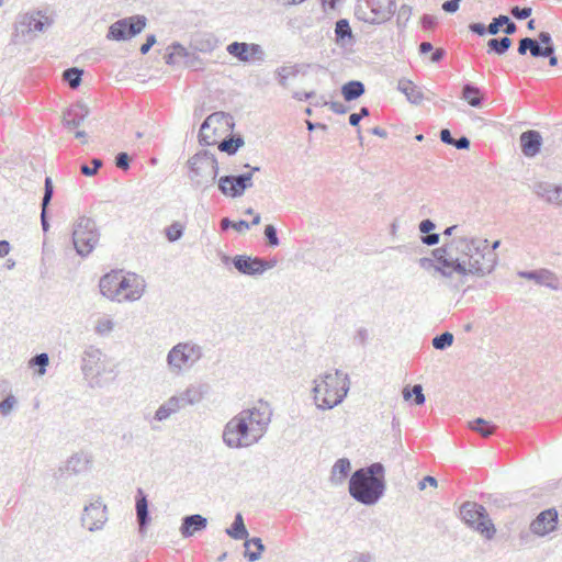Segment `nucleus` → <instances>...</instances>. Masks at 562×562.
I'll use <instances>...</instances> for the list:
<instances>
[{"instance_id":"1","label":"nucleus","mask_w":562,"mask_h":562,"mask_svg":"<svg viewBox=\"0 0 562 562\" xmlns=\"http://www.w3.org/2000/svg\"><path fill=\"white\" fill-rule=\"evenodd\" d=\"M450 247L462 256L460 263L464 266V271L457 272L462 277H485L494 271L498 262L497 254L488 250L487 239L459 237L451 240Z\"/></svg>"},{"instance_id":"2","label":"nucleus","mask_w":562,"mask_h":562,"mask_svg":"<svg viewBox=\"0 0 562 562\" xmlns=\"http://www.w3.org/2000/svg\"><path fill=\"white\" fill-rule=\"evenodd\" d=\"M385 469L381 462L356 470L350 479V496L366 506H373L383 497L386 488Z\"/></svg>"},{"instance_id":"3","label":"nucleus","mask_w":562,"mask_h":562,"mask_svg":"<svg viewBox=\"0 0 562 562\" xmlns=\"http://www.w3.org/2000/svg\"><path fill=\"white\" fill-rule=\"evenodd\" d=\"M313 398L316 407L322 411L338 406L350 390L349 374L336 369L334 372L319 374L313 381Z\"/></svg>"},{"instance_id":"4","label":"nucleus","mask_w":562,"mask_h":562,"mask_svg":"<svg viewBox=\"0 0 562 562\" xmlns=\"http://www.w3.org/2000/svg\"><path fill=\"white\" fill-rule=\"evenodd\" d=\"M188 166L189 178L194 188L206 190L216 181L220 168L215 155L211 151L200 150L188 160Z\"/></svg>"},{"instance_id":"5","label":"nucleus","mask_w":562,"mask_h":562,"mask_svg":"<svg viewBox=\"0 0 562 562\" xmlns=\"http://www.w3.org/2000/svg\"><path fill=\"white\" fill-rule=\"evenodd\" d=\"M222 440L231 449H241L258 443L261 437L247 423L244 414L239 412L225 424Z\"/></svg>"},{"instance_id":"6","label":"nucleus","mask_w":562,"mask_h":562,"mask_svg":"<svg viewBox=\"0 0 562 562\" xmlns=\"http://www.w3.org/2000/svg\"><path fill=\"white\" fill-rule=\"evenodd\" d=\"M203 358V348L194 341L176 344L167 355V366L175 375L192 369Z\"/></svg>"},{"instance_id":"7","label":"nucleus","mask_w":562,"mask_h":562,"mask_svg":"<svg viewBox=\"0 0 562 562\" xmlns=\"http://www.w3.org/2000/svg\"><path fill=\"white\" fill-rule=\"evenodd\" d=\"M71 239L74 248L80 257L89 256L100 239V231L95 221L80 216L72 225Z\"/></svg>"},{"instance_id":"8","label":"nucleus","mask_w":562,"mask_h":562,"mask_svg":"<svg viewBox=\"0 0 562 562\" xmlns=\"http://www.w3.org/2000/svg\"><path fill=\"white\" fill-rule=\"evenodd\" d=\"M53 24V19L41 10L21 13L14 22L13 36L15 42H27L33 38V33L45 32Z\"/></svg>"},{"instance_id":"9","label":"nucleus","mask_w":562,"mask_h":562,"mask_svg":"<svg viewBox=\"0 0 562 562\" xmlns=\"http://www.w3.org/2000/svg\"><path fill=\"white\" fill-rule=\"evenodd\" d=\"M461 519L471 528L480 532L486 539L495 535V527L483 505L474 502H465L460 507Z\"/></svg>"},{"instance_id":"10","label":"nucleus","mask_w":562,"mask_h":562,"mask_svg":"<svg viewBox=\"0 0 562 562\" xmlns=\"http://www.w3.org/2000/svg\"><path fill=\"white\" fill-rule=\"evenodd\" d=\"M147 24V18L136 14L120 19L109 26L106 38L110 41H128L143 32Z\"/></svg>"},{"instance_id":"11","label":"nucleus","mask_w":562,"mask_h":562,"mask_svg":"<svg viewBox=\"0 0 562 562\" xmlns=\"http://www.w3.org/2000/svg\"><path fill=\"white\" fill-rule=\"evenodd\" d=\"M102 352L94 346H89L85 349L81 358V371L88 385L92 389L102 387L103 384L100 379L102 369L101 363Z\"/></svg>"},{"instance_id":"12","label":"nucleus","mask_w":562,"mask_h":562,"mask_svg":"<svg viewBox=\"0 0 562 562\" xmlns=\"http://www.w3.org/2000/svg\"><path fill=\"white\" fill-rule=\"evenodd\" d=\"M240 412L246 417L247 423L254 427L258 436L262 438L272 420L273 409L271 405L267 401L259 400L255 406Z\"/></svg>"},{"instance_id":"13","label":"nucleus","mask_w":562,"mask_h":562,"mask_svg":"<svg viewBox=\"0 0 562 562\" xmlns=\"http://www.w3.org/2000/svg\"><path fill=\"white\" fill-rule=\"evenodd\" d=\"M108 521V507L98 497L83 507L80 524L91 532L101 530Z\"/></svg>"},{"instance_id":"14","label":"nucleus","mask_w":562,"mask_h":562,"mask_svg":"<svg viewBox=\"0 0 562 562\" xmlns=\"http://www.w3.org/2000/svg\"><path fill=\"white\" fill-rule=\"evenodd\" d=\"M254 186L252 173L245 172L237 176H222L217 180V187L222 194L228 198H239Z\"/></svg>"},{"instance_id":"15","label":"nucleus","mask_w":562,"mask_h":562,"mask_svg":"<svg viewBox=\"0 0 562 562\" xmlns=\"http://www.w3.org/2000/svg\"><path fill=\"white\" fill-rule=\"evenodd\" d=\"M367 7L370 9L369 14H364L361 19L370 24H381L389 21L395 13V0H366Z\"/></svg>"},{"instance_id":"16","label":"nucleus","mask_w":562,"mask_h":562,"mask_svg":"<svg viewBox=\"0 0 562 562\" xmlns=\"http://www.w3.org/2000/svg\"><path fill=\"white\" fill-rule=\"evenodd\" d=\"M226 52L243 63L263 61L266 58L265 50L256 43L233 42L226 46Z\"/></svg>"},{"instance_id":"17","label":"nucleus","mask_w":562,"mask_h":562,"mask_svg":"<svg viewBox=\"0 0 562 562\" xmlns=\"http://www.w3.org/2000/svg\"><path fill=\"white\" fill-rule=\"evenodd\" d=\"M451 249H454V247H450L449 244L432 250V256L438 263L435 266V270L445 278L451 277V271H447L446 268H451L456 273L464 271V266L460 263V258L453 257L450 252Z\"/></svg>"},{"instance_id":"18","label":"nucleus","mask_w":562,"mask_h":562,"mask_svg":"<svg viewBox=\"0 0 562 562\" xmlns=\"http://www.w3.org/2000/svg\"><path fill=\"white\" fill-rule=\"evenodd\" d=\"M145 290V280L135 273L121 274L119 293L120 302L137 301Z\"/></svg>"},{"instance_id":"19","label":"nucleus","mask_w":562,"mask_h":562,"mask_svg":"<svg viewBox=\"0 0 562 562\" xmlns=\"http://www.w3.org/2000/svg\"><path fill=\"white\" fill-rule=\"evenodd\" d=\"M558 512L549 508L541 512L530 524V531L537 536L543 537L557 528Z\"/></svg>"},{"instance_id":"20","label":"nucleus","mask_w":562,"mask_h":562,"mask_svg":"<svg viewBox=\"0 0 562 562\" xmlns=\"http://www.w3.org/2000/svg\"><path fill=\"white\" fill-rule=\"evenodd\" d=\"M232 265L241 274L257 277L261 276V258L247 255H236L232 259Z\"/></svg>"},{"instance_id":"21","label":"nucleus","mask_w":562,"mask_h":562,"mask_svg":"<svg viewBox=\"0 0 562 562\" xmlns=\"http://www.w3.org/2000/svg\"><path fill=\"white\" fill-rule=\"evenodd\" d=\"M533 192L546 202L562 207V186L550 182H537L533 186Z\"/></svg>"},{"instance_id":"22","label":"nucleus","mask_w":562,"mask_h":562,"mask_svg":"<svg viewBox=\"0 0 562 562\" xmlns=\"http://www.w3.org/2000/svg\"><path fill=\"white\" fill-rule=\"evenodd\" d=\"M135 512L136 520L138 524V531L140 535L146 533L147 528L150 524V515L148 510L147 495L142 488H138L135 496Z\"/></svg>"},{"instance_id":"23","label":"nucleus","mask_w":562,"mask_h":562,"mask_svg":"<svg viewBox=\"0 0 562 562\" xmlns=\"http://www.w3.org/2000/svg\"><path fill=\"white\" fill-rule=\"evenodd\" d=\"M121 274V270H113L101 277L99 281V288L102 295L106 296L112 301L120 302L119 285Z\"/></svg>"},{"instance_id":"24","label":"nucleus","mask_w":562,"mask_h":562,"mask_svg":"<svg viewBox=\"0 0 562 562\" xmlns=\"http://www.w3.org/2000/svg\"><path fill=\"white\" fill-rule=\"evenodd\" d=\"M518 276L535 281L537 284L544 285L552 290H559L560 283L559 279L554 272L548 269H538L531 271H519Z\"/></svg>"},{"instance_id":"25","label":"nucleus","mask_w":562,"mask_h":562,"mask_svg":"<svg viewBox=\"0 0 562 562\" xmlns=\"http://www.w3.org/2000/svg\"><path fill=\"white\" fill-rule=\"evenodd\" d=\"M210 386L206 383L190 384L183 392L177 397L183 407L187 405H195L200 403L204 396L209 393Z\"/></svg>"},{"instance_id":"26","label":"nucleus","mask_w":562,"mask_h":562,"mask_svg":"<svg viewBox=\"0 0 562 562\" xmlns=\"http://www.w3.org/2000/svg\"><path fill=\"white\" fill-rule=\"evenodd\" d=\"M542 137L539 132L530 130L520 135L521 151L527 157H535L541 148Z\"/></svg>"},{"instance_id":"27","label":"nucleus","mask_w":562,"mask_h":562,"mask_svg":"<svg viewBox=\"0 0 562 562\" xmlns=\"http://www.w3.org/2000/svg\"><path fill=\"white\" fill-rule=\"evenodd\" d=\"M88 114V108L83 103L76 102L64 113V125L66 127H78Z\"/></svg>"},{"instance_id":"28","label":"nucleus","mask_w":562,"mask_h":562,"mask_svg":"<svg viewBox=\"0 0 562 562\" xmlns=\"http://www.w3.org/2000/svg\"><path fill=\"white\" fill-rule=\"evenodd\" d=\"M207 519L199 514L189 515L182 518L180 532L183 538L192 537L194 532L205 529Z\"/></svg>"},{"instance_id":"29","label":"nucleus","mask_w":562,"mask_h":562,"mask_svg":"<svg viewBox=\"0 0 562 562\" xmlns=\"http://www.w3.org/2000/svg\"><path fill=\"white\" fill-rule=\"evenodd\" d=\"M91 457L83 452L72 454L65 464V472L69 475H76L87 472L90 469Z\"/></svg>"},{"instance_id":"30","label":"nucleus","mask_w":562,"mask_h":562,"mask_svg":"<svg viewBox=\"0 0 562 562\" xmlns=\"http://www.w3.org/2000/svg\"><path fill=\"white\" fill-rule=\"evenodd\" d=\"M224 117V113L222 112H215L211 115H209L203 123L201 124L200 131H199V143L202 146H209L214 143L213 139V132L210 133L211 125L213 123H218L221 119Z\"/></svg>"},{"instance_id":"31","label":"nucleus","mask_w":562,"mask_h":562,"mask_svg":"<svg viewBox=\"0 0 562 562\" xmlns=\"http://www.w3.org/2000/svg\"><path fill=\"white\" fill-rule=\"evenodd\" d=\"M397 89L402 93H404L407 100L413 104H419L424 100V93L422 89L418 86H416L412 80H398Z\"/></svg>"},{"instance_id":"32","label":"nucleus","mask_w":562,"mask_h":562,"mask_svg":"<svg viewBox=\"0 0 562 562\" xmlns=\"http://www.w3.org/2000/svg\"><path fill=\"white\" fill-rule=\"evenodd\" d=\"M182 408L177 395L169 397L164 402L158 409L155 412L154 419L157 422H164L168 419L172 414L179 412Z\"/></svg>"},{"instance_id":"33","label":"nucleus","mask_w":562,"mask_h":562,"mask_svg":"<svg viewBox=\"0 0 562 562\" xmlns=\"http://www.w3.org/2000/svg\"><path fill=\"white\" fill-rule=\"evenodd\" d=\"M335 42L339 46L351 45L353 42L352 31L348 20L340 19L335 25Z\"/></svg>"},{"instance_id":"34","label":"nucleus","mask_w":562,"mask_h":562,"mask_svg":"<svg viewBox=\"0 0 562 562\" xmlns=\"http://www.w3.org/2000/svg\"><path fill=\"white\" fill-rule=\"evenodd\" d=\"M350 470L351 463L349 459H338L331 468L330 482L335 485L341 484L345 481V479L349 475Z\"/></svg>"},{"instance_id":"35","label":"nucleus","mask_w":562,"mask_h":562,"mask_svg":"<svg viewBox=\"0 0 562 562\" xmlns=\"http://www.w3.org/2000/svg\"><path fill=\"white\" fill-rule=\"evenodd\" d=\"M244 547V557L249 562L258 561L261 558L262 552L265 551V544L262 543V540L258 537H254L250 539L246 538Z\"/></svg>"},{"instance_id":"36","label":"nucleus","mask_w":562,"mask_h":562,"mask_svg":"<svg viewBox=\"0 0 562 562\" xmlns=\"http://www.w3.org/2000/svg\"><path fill=\"white\" fill-rule=\"evenodd\" d=\"M462 99H464L473 108H480L484 100L480 88L471 82L463 85Z\"/></svg>"},{"instance_id":"37","label":"nucleus","mask_w":562,"mask_h":562,"mask_svg":"<svg viewBox=\"0 0 562 562\" xmlns=\"http://www.w3.org/2000/svg\"><path fill=\"white\" fill-rule=\"evenodd\" d=\"M366 92V87L361 81L351 80L341 87V94L346 101H353Z\"/></svg>"},{"instance_id":"38","label":"nucleus","mask_w":562,"mask_h":562,"mask_svg":"<svg viewBox=\"0 0 562 562\" xmlns=\"http://www.w3.org/2000/svg\"><path fill=\"white\" fill-rule=\"evenodd\" d=\"M225 532L235 540H245L248 538V530L244 524V518L240 513H237L235 519Z\"/></svg>"},{"instance_id":"39","label":"nucleus","mask_w":562,"mask_h":562,"mask_svg":"<svg viewBox=\"0 0 562 562\" xmlns=\"http://www.w3.org/2000/svg\"><path fill=\"white\" fill-rule=\"evenodd\" d=\"M216 46H217V40L211 34H205V35L195 37L193 41L194 49L199 50L201 53H211L216 48Z\"/></svg>"},{"instance_id":"40","label":"nucleus","mask_w":562,"mask_h":562,"mask_svg":"<svg viewBox=\"0 0 562 562\" xmlns=\"http://www.w3.org/2000/svg\"><path fill=\"white\" fill-rule=\"evenodd\" d=\"M512 43L508 36L491 38L487 42V53L504 55L512 46Z\"/></svg>"},{"instance_id":"41","label":"nucleus","mask_w":562,"mask_h":562,"mask_svg":"<svg viewBox=\"0 0 562 562\" xmlns=\"http://www.w3.org/2000/svg\"><path fill=\"white\" fill-rule=\"evenodd\" d=\"M244 145V139L241 136H232L223 139L218 144V149L228 155H234L237 150Z\"/></svg>"},{"instance_id":"42","label":"nucleus","mask_w":562,"mask_h":562,"mask_svg":"<svg viewBox=\"0 0 562 562\" xmlns=\"http://www.w3.org/2000/svg\"><path fill=\"white\" fill-rule=\"evenodd\" d=\"M470 429L480 434L484 438H488L494 434L496 426L483 418H476L470 423Z\"/></svg>"},{"instance_id":"43","label":"nucleus","mask_w":562,"mask_h":562,"mask_svg":"<svg viewBox=\"0 0 562 562\" xmlns=\"http://www.w3.org/2000/svg\"><path fill=\"white\" fill-rule=\"evenodd\" d=\"M299 71L300 70L296 65L282 66V67L277 68L276 75H277V80H278L279 85L282 86L283 88L288 87V79L290 77H296Z\"/></svg>"},{"instance_id":"44","label":"nucleus","mask_w":562,"mask_h":562,"mask_svg":"<svg viewBox=\"0 0 562 562\" xmlns=\"http://www.w3.org/2000/svg\"><path fill=\"white\" fill-rule=\"evenodd\" d=\"M82 74V70L79 68H68L63 72V79L70 86V88L76 89L81 83Z\"/></svg>"},{"instance_id":"45","label":"nucleus","mask_w":562,"mask_h":562,"mask_svg":"<svg viewBox=\"0 0 562 562\" xmlns=\"http://www.w3.org/2000/svg\"><path fill=\"white\" fill-rule=\"evenodd\" d=\"M403 397L404 400H409L411 397H414V403L416 405H423L426 401L425 395L423 393V387L420 384H415L412 390L408 387L403 389Z\"/></svg>"},{"instance_id":"46","label":"nucleus","mask_w":562,"mask_h":562,"mask_svg":"<svg viewBox=\"0 0 562 562\" xmlns=\"http://www.w3.org/2000/svg\"><path fill=\"white\" fill-rule=\"evenodd\" d=\"M169 48L171 52L166 56V63L168 65L176 64L178 61L177 57H187L189 55L187 48L180 43L175 42Z\"/></svg>"},{"instance_id":"47","label":"nucleus","mask_w":562,"mask_h":562,"mask_svg":"<svg viewBox=\"0 0 562 562\" xmlns=\"http://www.w3.org/2000/svg\"><path fill=\"white\" fill-rule=\"evenodd\" d=\"M432 347L437 350H445L453 344V335L449 331H445L432 338Z\"/></svg>"},{"instance_id":"48","label":"nucleus","mask_w":562,"mask_h":562,"mask_svg":"<svg viewBox=\"0 0 562 562\" xmlns=\"http://www.w3.org/2000/svg\"><path fill=\"white\" fill-rule=\"evenodd\" d=\"M48 363H49V357L45 352L37 353L30 360V367H37L40 375L45 374L46 367L48 366Z\"/></svg>"},{"instance_id":"49","label":"nucleus","mask_w":562,"mask_h":562,"mask_svg":"<svg viewBox=\"0 0 562 562\" xmlns=\"http://www.w3.org/2000/svg\"><path fill=\"white\" fill-rule=\"evenodd\" d=\"M413 13V9L408 4H402L397 15H396V24L400 29H405L407 22L409 21Z\"/></svg>"},{"instance_id":"50","label":"nucleus","mask_w":562,"mask_h":562,"mask_svg":"<svg viewBox=\"0 0 562 562\" xmlns=\"http://www.w3.org/2000/svg\"><path fill=\"white\" fill-rule=\"evenodd\" d=\"M229 227H233L237 232H244V231H248L250 228V224L244 220L233 222L228 217L222 218L221 228L225 231Z\"/></svg>"},{"instance_id":"51","label":"nucleus","mask_w":562,"mask_h":562,"mask_svg":"<svg viewBox=\"0 0 562 562\" xmlns=\"http://www.w3.org/2000/svg\"><path fill=\"white\" fill-rule=\"evenodd\" d=\"M113 321L109 317H102L98 319L94 330L100 336H106L113 330Z\"/></svg>"},{"instance_id":"52","label":"nucleus","mask_w":562,"mask_h":562,"mask_svg":"<svg viewBox=\"0 0 562 562\" xmlns=\"http://www.w3.org/2000/svg\"><path fill=\"white\" fill-rule=\"evenodd\" d=\"M18 400L16 397L9 393L3 401L0 402V414L2 416H8L11 414L13 408L16 406Z\"/></svg>"},{"instance_id":"53","label":"nucleus","mask_w":562,"mask_h":562,"mask_svg":"<svg viewBox=\"0 0 562 562\" xmlns=\"http://www.w3.org/2000/svg\"><path fill=\"white\" fill-rule=\"evenodd\" d=\"M183 235V226L175 222L166 228V237L169 241H176Z\"/></svg>"},{"instance_id":"54","label":"nucleus","mask_w":562,"mask_h":562,"mask_svg":"<svg viewBox=\"0 0 562 562\" xmlns=\"http://www.w3.org/2000/svg\"><path fill=\"white\" fill-rule=\"evenodd\" d=\"M530 55L535 58L538 57H547V55H551L552 50L550 47H543L539 44L538 41L531 38V48H529Z\"/></svg>"},{"instance_id":"55","label":"nucleus","mask_w":562,"mask_h":562,"mask_svg":"<svg viewBox=\"0 0 562 562\" xmlns=\"http://www.w3.org/2000/svg\"><path fill=\"white\" fill-rule=\"evenodd\" d=\"M53 194H54L53 182H52V179L49 177H47L45 179L44 195H43L42 203H41L42 209L48 207V205L52 201Z\"/></svg>"},{"instance_id":"56","label":"nucleus","mask_w":562,"mask_h":562,"mask_svg":"<svg viewBox=\"0 0 562 562\" xmlns=\"http://www.w3.org/2000/svg\"><path fill=\"white\" fill-rule=\"evenodd\" d=\"M91 164L92 166H88V165H81L80 167V171L82 175L87 176V177H91V176H94L98 170L102 167V160L99 159V158H93L91 160Z\"/></svg>"},{"instance_id":"57","label":"nucleus","mask_w":562,"mask_h":562,"mask_svg":"<svg viewBox=\"0 0 562 562\" xmlns=\"http://www.w3.org/2000/svg\"><path fill=\"white\" fill-rule=\"evenodd\" d=\"M506 21H508L507 15H498L494 18L487 26L488 34L496 35Z\"/></svg>"},{"instance_id":"58","label":"nucleus","mask_w":562,"mask_h":562,"mask_svg":"<svg viewBox=\"0 0 562 562\" xmlns=\"http://www.w3.org/2000/svg\"><path fill=\"white\" fill-rule=\"evenodd\" d=\"M265 237L271 247H277L280 245L277 228L273 225H267L265 227Z\"/></svg>"},{"instance_id":"59","label":"nucleus","mask_w":562,"mask_h":562,"mask_svg":"<svg viewBox=\"0 0 562 562\" xmlns=\"http://www.w3.org/2000/svg\"><path fill=\"white\" fill-rule=\"evenodd\" d=\"M319 104L329 106V109L336 114H345L348 111V106L338 101H323L322 103H314L316 106Z\"/></svg>"},{"instance_id":"60","label":"nucleus","mask_w":562,"mask_h":562,"mask_svg":"<svg viewBox=\"0 0 562 562\" xmlns=\"http://www.w3.org/2000/svg\"><path fill=\"white\" fill-rule=\"evenodd\" d=\"M375 558L371 552L355 551L350 554L348 562H374Z\"/></svg>"},{"instance_id":"61","label":"nucleus","mask_w":562,"mask_h":562,"mask_svg":"<svg viewBox=\"0 0 562 562\" xmlns=\"http://www.w3.org/2000/svg\"><path fill=\"white\" fill-rule=\"evenodd\" d=\"M531 13L532 9L529 7L520 8L516 5L510 9V14L517 20H526Z\"/></svg>"},{"instance_id":"62","label":"nucleus","mask_w":562,"mask_h":562,"mask_svg":"<svg viewBox=\"0 0 562 562\" xmlns=\"http://www.w3.org/2000/svg\"><path fill=\"white\" fill-rule=\"evenodd\" d=\"M130 156L124 151L119 153L115 157V165L122 170H127L130 168Z\"/></svg>"},{"instance_id":"63","label":"nucleus","mask_w":562,"mask_h":562,"mask_svg":"<svg viewBox=\"0 0 562 562\" xmlns=\"http://www.w3.org/2000/svg\"><path fill=\"white\" fill-rule=\"evenodd\" d=\"M538 42L539 44H543V47H550L552 50V54L555 52L554 44L552 42L551 34L548 32H540L538 35Z\"/></svg>"},{"instance_id":"64","label":"nucleus","mask_w":562,"mask_h":562,"mask_svg":"<svg viewBox=\"0 0 562 562\" xmlns=\"http://www.w3.org/2000/svg\"><path fill=\"white\" fill-rule=\"evenodd\" d=\"M437 18L431 14H424L422 16V26L424 30H432L437 25Z\"/></svg>"}]
</instances>
